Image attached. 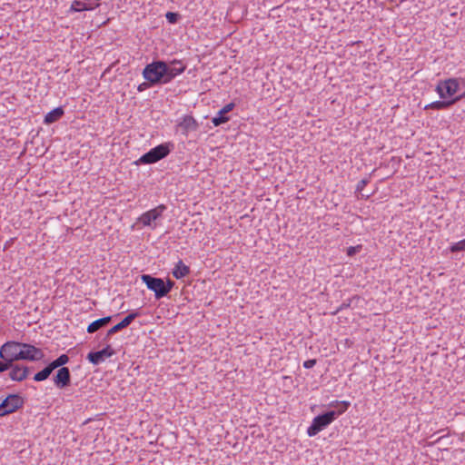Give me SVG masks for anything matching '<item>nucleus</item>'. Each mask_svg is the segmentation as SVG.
<instances>
[{"instance_id":"nucleus-30","label":"nucleus","mask_w":465,"mask_h":465,"mask_svg":"<svg viewBox=\"0 0 465 465\" xmlns=\"http://www.w3.org/2000/svg\"><path fill=\"white\" fill-rule=\"evenodd\" d=\"M367 181L366 180H361L357 184V190L362 191L363 187L366 185Z\"/></svg>"},{"instance_id":"nucleus-18","label":"nucleus","mask_w":465,"mask_h":465,"mask_svg":"<svg viewBox=\"0 0 465 465\" xmlns=\"http://www.w3.org/2000/svg\"><path fill=\"white\" fill-rule=\"evenodd\" d=\"M464 94L460 95V96H458L452 100H450V101H436V102H433L428 105H426V109L428 108H430V109H436V110H442V109H446L448 108L449 106H450L451 104H453L455 102H457L458 100L460 99V97H462Z\"/></svg>"},{"instance_id":"nucleus-7","label":"nucleus","mask_w":465,"mask_h":465,"mask_svg":"<svg viewBox=\"0 0 465 465\" xmlns=\"http://www.w3.org/2000/svg\"><path fill=\"white\" fill-rule=\"evenodd\" d=\"M459 80L456 78H450L445 81H440L436 91L442 99L453 96L459 90Z\"/></svg>"},{"instance_id":"nucleus-11","label":"nucleus","mask_w":465,"mask_h":465,"mask_svg":"<svg viewBox=\"0 0 465 465\" xmlns=\"http://www.w3.org/2000/svg\"><path fill=\"white\" fill-rule=\"evenodd\" d=\"M137 316H138V313H136V312H132V313L128 314L119 323L113 326L111 329H109L107 331L104 340H107L111 335H113V334L120 331L121 330L126 328L127 326H129Z\"/></svg>"},{"instance_id":"nucleus-20","label":"nucleus","mask_w":465,"mask_h":465,"mask_svg":"<svg viewBox=\"0 0 465 465\" xmlns=\"http://www.w3.org/2000/svg\"><path fill=\"white\" fill-rule=\"evenodd\" d=\"M190 272V269L182 261H179L174 269L173 270V275L176 279H181L186 276Z\"/></svg>"},{"instance_id":"nucleus-27","label":"nucleus","mask_w":465,"mask_h":465,"mask_svg":"<svg viewBox=\"0 0 465 465\" xmlns=\"http://www.w3.org/2000/svg\"><path fill=\"white\" fill-rule=\"evenodd\" d=\"M12 367L13 366L11 365V363H9L7 361H0V372H3Z\"/></svg>"},{"instance_id":"nucleus-5","label":"nucleus","mask_w":465,"mask_h":465,"mask_svg":"<svg viewBox=\"0 0 465 465\" xmlns=\"http://www.w3.org/2000/svg\"><path fill=\"white\" fill-rule=\"evenodd\" d=\"M24 400L17 394H10L0 403V417L5 416L20 409Z\"/></svg>"},{"instance_id":"nucleus-12","label":"nucleus","mask_w":465,"mask_h":465,"mask_svg":"<svg viewBox=\"0 0 465 465\" xmlns=\"http://www.w3.org/2000/svg\"><path fill=\"white\" fill-rule=\"evenodd\" d=\"M71 374L67 367H62L58 370L56 375L54 378V384L63 389L70 384Z\"/></svg>"},{"instance_id":"nucleus-4","label":"nucleus","mask_w":465,"mask_h":465,"mask_svg":"<svg viewBox=\"0 0 465 465\" xmlns=\"http://www.w3.org/2000/svg\"><path fill=\"white\" fill-rule=\"evenodd\" d=\"M141 279L147 288L154 292L156 299L166 296V289H164V281L163 279L153 277L149 274H143Z\"/></svg>"},{"instance_id":"nucleus-10","label":"nucleus","mask_w":465,"mask_h":465,"mask_svg":"<svg viewBox=\"0 0 465 465\" xmlns=\"http://www.w3.org/2000/svg\"><path fill=\"white\" fill-rule=\"evenodd\" d=\"M114 354V351L111 348L110 345H107L104 349L90 352L87 355V359L94 365H98L103 362L106 358H110Z\"/></svg>"},{"instance_id":"nucleus-26","label":"nucleus","mask_w":465,"mask_h":465,"mask_svg":"<svg viewBox=\"0 0 465 465\" xmlns=\"http://www.w3.org/2000/svg\"><path fill=\"white\" fill-rule=\"evenodd\" d=\"M361 248V245L349 247L347 250V254L349 256H352L355 253H357L358 252H360Z\"/></svg>"},{"instance_id":"nucleus-6","label":"nucleus","mask_w":465,"mask_h":465,"mask_svg":"<svg viewBox=\"0 0 465 465\" xmlns=\"http://www.w3.org/2000/svg\"><path fill=\"white\" fill-rule=\"evenodd\" d=\"M169 152L170 150L167 145L160 144L144 153L138 162L140 163H153L164 158Z\"/></svg>"},{"instance_id":"nucleus-14","label":"nucleus","mask_w":465,"mask_h":465,"mask_svg":"<svg viewBox=\"0 0 465 465\" xmlns=\"http://www.w3.org/2000/svg\"><path fill=\"white\" fill-rule=\"evenodd\" d=\"M179 127L181 128L183 134L187 135L188 133L197 130L198 124L193 116L186 115L183 117V121L179 123Z\"/></svg>"},{"instance_id":"nucleus-9","label":"nucleus","mask_w":465,"mask_h":465,"mask_svg":"<svg viewBox=\"0 0 465 465\" xmlns=\"http://www.w3.org/2000/svg\"><path fill=\"white\" fill-rule=\"evenodd\" d=\"M20 360L35 361L44 358V352L41 349L34 345L21 342Z\"/></svg>"},{"instance_id":"nucleus-17","label":"nucleus","mask_w":465,"mask_h":465,"mask_svg":"<svg viewBox=\"0 0 465 465\" xmlns=\"http://www.w3.org/2000/svg\"><path fill=\"white\" fill-rule=\"evenodd\" d=\"M111 320H112L111 316H106V317L95 320V321H94L92 323H90L88 325L87 331L89 333H94L96 331H98L99 329H101L102 327H104L106 324H108L111 322Z\"/></svg>"},{"instance_id":"nucleus-23","label":"nucleus","mask_w":465,"mask_h":465,"mask_svg":"<svg viewBox=\"0 0 465 465\" xmlns=\"http://www.w3.org/2000/svg\"><path fill=\"white\" fill-rule=\"evenodd\" d=\"M71 9L75 12H80L84 10H92L93 7L87 5V4L81 1H74L71 5Z\"/></svg>"},{"instance_id":"nucleus-2","label":"nucleus","mask_w":465,"mask_h":465,"mask_svg":"<svg viewBox=\"0 0 465 465\" xmlns=\"http://www.w3.org/2000/svg\"><path fill=\"white\" fill-rule=\"evenodd\" d=\"M166 70L167 63L163 61H155L144 67L143 76L151 85L167 84Z\"/></svg>"},{"instance_id":"nucleus-28","label":"nucleus","mask_w":465,"mask_h":465,"mask_svg":"<svg viewBox=\"0 0 465 465\" xmlns=\"http://www.w3.org/2000/svg\"><path fill=\"white\" fill-rule=\"evenodd\" d=\"M173 285H174V282L171 280H167L166 282H164V289H166V295L172 290Z\"/></svg>"},{"instance_id":"nucleus-29","label":"nucleus","mask_w":465,"mask_h":465,"mask_svg":"<svg viewBox=\"0 0 465 465\" xmlns=\"http://www.w3.org/2000/svg\"><path fill=\"white\" fill-rule=\"evenodd\" d=\"M316 364V360H308L303 362V367L306 369H311Z\"/></svg>"},{"instance_id":"nucleus-31","label":"nucleus","mask_w":465,"mask_h":465,"mask_svg":"<svg viewBox=\"0 0 465 465\" xmlns=\"http://www.w3.org/2000/svg\"><path fill=\"white\" fill-rule=\"evenodd\" d=\"M148 86H149V84L147 83H143L138 86V91L142 92V91L145 90Z\"/></svg>"},{"instance_id":"nucleus-21","label":"nucleus","mask_w":465,"mask_h":465,"mask_svg":"<svg viewBox=\"0 0 465 465\" xmlns=\"http://www.w3.org/2000/svg\"><path fill=\"white\" fill-rule=\"evenodd\" d=\"M53 371L54 369L50 366V364H48L45 368L35 375L34 380L35 381H43L50 376Z\"/></svg>"},{"instance_id":"nucleus-19","label":"nucleus","mask_w":465,"mask_h":465,"mask_svg":"<svg viewBox=\"0 0 465 465\" xmlns=\"http://www.w3.org/2000/svg\"><path fill=\"white\" fill-rule=\"evenodd\" d=\"M63 114H64V110L62 107L54 108V110L49 112L45 116L44 122L46 124H53V123L56 122L57 120H59L63 116Z\"/></svg>"},{"instance_id":"nucleus-1","label":"nucleus","mask_w":465,"mask_h":465,"mask_svg":"<svg viewBox=\"0 0 465 465\" xmlns=\"http://www.w3.org/2000/svg\"><path fill=\"white\" fill-rule=\"evenodd\" d=\"M349 406V403L343 401L340 404L338 411H330L322 415L315 417L312 420V425L308 428L307 433L309 436H314L326 426H328L335 418L344 412Z\"/></svg>"},{"instance_id":"nucleus-3","label":"nucleus","mask_w":465,"mask_h":465,"mask_svg":"<svg viewBox=\"0 0 465 465\" xmlns=\"http://www.w3.org/2000/svg\"><path fill=\"white\" fill-rule=\"evenodd\" d=\"M21 342L7 341L0 349V358L7 361L13 366V362L20 360Z\"/></svg>"},{"instance_id":"nucleus-24","label":"nucleus","mask_w":465,"mask_h":465,"mask_svg":"<svg viewBox=\"0 0 465 465\" xmlns=\"http://www.w3.org/2000/svg\"><path fill=\"white\" fill-rule=\"evenodd\" d=\"M450 251L452 252H457L460 251H465V239L461 240L450 246Z\"/></svg>"},{"instance_id":"nucleus-8","label":"nucleus","mask_w":465,"mask_h":465,"mask_svg":"<svg viewBox=\"0 0 465 465\" xmlns=\"http://www.w3.org/2000/svg\"><path fill=\"white\" fill-rule=\"evenodd\" d=\"M166 209L165 205L160 204L157 207L143 213L139 217V222L144 226H150L152 228L156 227L155 221L162 216L163 211Z\"/></svg>"},{"instance_id":"nucleus-15","label":"nucleus","mask_w":465,"mask_h":465,"mask_svg":"<svg viewBox=\"0 0 465 465\" xmlns=\"http://www.w3.org/2000/svg\"><path fill=\"white\" fill-rule=\"evenodd\" d=\"M234 107V104L230 103L226 104L223 108H222L219 112L217 116L213 117L212 122L215 126H219L220 124L226 123L229 118L225 116L227 113L232 111Z\"/></svg>"},{"instance_id":"nucleus-16","label":"nucleus","mask_w":465,"mask_h":465,"mask_svg":"<svg viewBox=\"0 0 465 465\" xmlns=\"http://www.w3.org/2000/svg\"><path fill=\"white\" fill-rule=\"evenodd\" d=\"M27 367H21L19 365H15L10 371L9 376L13 381H22L27 377Z\"/></svg>"},{"instance_id":"nucleus-22","label":"nucleus","mask_w":465,"mask_h":465,"mask_svg":"<svg viewBox=\"0 0 465 465\" xmlns=\"http://www.w3.org/2000/svg\"><path fill=\"white\" fill-rule=\"evenodd\" d=\"M69 361V357L66 354L60 355L57 359L53 361L50 364V366L55 370L59 367H63L64 364H66Z\"/></svg>"},{"instance_id":"nucleus-25","label":"nucleus","mask_w":465,"mask_h":465,"mask_svg":"<svg viewBox=\"0 0 465 465\" xmlns=\"http://www.w3.org/2000/svg\"><path fill=\"white\" fill-rule=\"evenodd\" d=\"M165 17L170 24H175L178 21L180 15L178 13L167 12Z\"/></svg>"},{"instance_id":"nucleus-13","label":"nucleus","mask_w":465,"mask_h":465,"mask_svg":"<svg viewBox=\"0 0 465 465\" xmlns=\"http://www.w3.org/2000/svg\"><path fill=\"white\" fill-rule=\"evenodd\" d=\"M184 70L185 65L181 61H173L170 64H167L166 76L168 83Z\"/></svg>"}]
</instances>
